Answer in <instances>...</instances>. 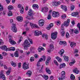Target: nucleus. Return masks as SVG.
Masks as SVG:
<instances>
[{
  "label": "nucleus",
  "instance_id": "nucleus-1",
  "mask_svg": "<svg viewBox=\"0 0 80 80\" xmlns=\"http://www.w3.org/2000/svg\"><path fill=\"white\" fill-rule=\"evenodd\" d=\"M26 18L28 20H34V17L33 16V12L32 9H30L28 12V14Z\"/></svg>",
  "mask_w": 80,
  "mask_h": 80
},
{
  "label": "nucleus",
  "instance_id": "nucleus-2",
  "mask_svg": "<svg viewBox=\"0 0 80 80\" xmlns=\"http://www.w3.org/2000/svg\"><path fill=\"white\" fill-rule=\"evenodd\" d=\"M22 45L23 47H24L25 50H27L28 47H29L30 46V44L28 43V41L27 39L24 41Z\"/></svg>",
  "mask_w": 80,
  "mask_h": 80
},
{
  "label": "nucleus",
  "instance_id": "nucleus-3",
  "mask_svg": "<svg viewBox=\"0 0 80 80\" xmlns=\"http://www.w3.org/2000/svg\"><path fill=\"white\" fill-rule=\"evenodd\" d=\"M65 78V72L64 71H62L60 77L58 78L59 80H64Z\"/></svg>",
  "mask_w": 80,
  "mask_h": 80
},
{
  "label": "nucleus",
  "instance_id": "nucleus-4",
  "mask_svg": "<svg viewBox=\"0 0 80 80\" xmlns=\"http://www.w3.org/2000/svg\"><path fill=\"white\" fill-rule=\"evenodd\" d=\"M58 34V32H52L51 33V38L53 40H55L57 37V34Z\"/></svg>",
  "mask_w": 80,
  "mask_h": 80
},
{
  "label": "nucleus",
  "instance_id": "nucleus-5",
  "mask_svg": "<svg viewBox=\"0 0 80 80\" xmlns=\"http://www.w3.org/2000/svg\"><path fill=\"white\" fill-rule=\"evenodd\" d=\"M12 31L14 33H16L17 32V26L16 24H12V28L11 29Z\"/></svg>",
  "mask_w": 80,
  "mask_h": 80
},
{
  "label": "nucleus",
  "instance_id": "nucleus-6",
  "mask_svg": "<svg viewBox=\"0 0 80 80\" xmlns=\"http://www.w3.org/2000/svg\"><path fill=\"white\" fill-rule=\"evenodd\" d=\"M42 35V31H38V30H35L34 32V35L35 36H36L37 37H38L39 35Z\"/></svg>",
  "mask_w": 80,
  "mask_h": 80
},
{
  "label": "nucleus",
  "instance_id": "nucleus-7",
  "mask_svg": "<svg viewBox=\"0 0 80 80\" xmlns=\"http://www.w3.org/2000/svg\"><path fill=\"white\" fill-rule=\"evenodd\" d=\"M52 16L53 17H58L60 16V14L58 12L53 11L52 13Z\"/></svg>",
  "mask_w": 80,
  "mask_h": 80
},
{
  "label": "nucleus",
  "instance_id": "nucleus-8",
  "mask_svg": "<svg viewBox=\"0 0 80 80\" xmlns=\"http://www.w3.org/2000/svg\"><path fill=\"white\" fill-rule=\"evenodd\" d=\"M22 68L24 70L28 69L29 68V65L28 63L26 64V62L24 63L23 64Z\"/></svg>",
  "mask_w": 80,
  "mask_h": 80
},
{
  "label": "nucleus",
  "instance_id": "nucleus-9",
  "mask_svg": "<svg viewBox=\"0 0 80 80\" xmlns=\"http://www.w3.org/2000/svg\"><path fill=\"white\" fill-rule=\"evenodd\" d=\"M44 23H45V21L43 19H41L39 21L38 24L41 27L43 26Z\"/></svg>",
  "mask_w": 80,
  "mask_h": 80
},
{
  "label": "nucleus",
  "instance_id": "nucleus-10",
  "mask_svg": "<svg viewBox=\"0 0 80 80\" xmlns=\"http://www.w3.org/2000/svg\"><path fill=\"white\" fill-rule=\"evenodd\" d=\"M53 50V44H51L49 46V49L48 50V52L50 53V52Z\"/></svg>",
  "mask_w": 80,
  "mask_h": 80
},
{
  "label": "nucleus",
  "instance_id": "nucleus-11",
  "mask_svg": "<svg viewBox=\"0 0 80 80\" xmlns=\"http://www.w3.org/2000/svg\"><path fill=\"white\" fill-rule=\"evenodd\" d=\"M70 19H68L67 20V21H65L64 22V26L65 27H68V25H69V24H70Z\"/></svg>",
  "mask_w": 80,
  "mask_h": 80
},
{
  "label": "nucleus",
  "instance_id": "nucleus-12",
  "mask_svg": "<svg viewBox=\"0 0 80 80\" xmlns=\"http://www.w3.org/2000/svg\"><path fill=\"white\" fill-rule=\"evenodd\" d=\"M71 15L73 17H79V12H73L72 13Z\"/></svg>",
  "mask_w": 80,
  "mask_h": 80
},
{
  "label": "nucleus",
  "instance_id": "nucleus-13",
  "mask_svg": "<svg viewBox=\"0 0 80 80\" xmlns=\"http://www.w3.org/2000/svg\"><path fill=\"white\" fill-rule=\"evenodd\" d=\"M1 49L2 50H4V51H8V48H7V46L5 45H3L0 47Z\"/></svg>",
  "mask_w": 80,
  "mask_h": 80
},
{
  "label": "nucleus",
  "instance_id": "nucleus-14",
  "mask_svg": "<svg viewBox=\"0 0 80 80\" xmlns=\"http://www.w3.org/2000/svg\"><path fill=\"white\" fill-rule=\"evenodd\" d=\"M30 25L31 27L32 28H38V26L37 25L34 24L32 23H30Z\"/></svg>",
  "mask_w": 80,
  "mask_h": 80
},
{
  "label": "nucleus",
  "instance_id": "nucleus-15",
  "mask_svg": "<svg viewBox=\"0 0 80 80\" xmlns=\"http://www.w3.org/2000/svg\"><path fill=\"white\" fill-rule=\"evenodd\" d=\"M61 8L63 10H64L65 12L67 11V8L66 6L62 5L61 6Z\"/></svg>",
  "mask_w": 80,
  "mask_h": 80
},
{
  "label": "nucleus",
  "instance_id": "nucleus-16",
  "mask_svg": "<svg viewBox=\"0 0 80 80\" xmlns=\"http://www.w3.org/2000/svg\"><path fill=\"white\" fill-rule=\"evenodd\" d=\"M0 78H2L3 80H6V78L4 74L2 73H1L0 74Z\"/></svg>",
  "mask_w": 80,
  "mask_h": 80
},
{
  "label": "nucleus",
  "instance_id": "nucleus-17",
  "mask_svg": "<svg viewBox=\"0 0 80 80\" xmlns=\"http://www.w3.org/2000/svg\"><path fill=\"white\" fill-rule=\"evenodd\" d=\"M53 27V23H51L48 26L47 28V30H50L51 28Z\"/></svg>",
  "mask_w": 80,
  "mask_h": 80
},
{
  "label": "nucleus",
  "instance_id": "nucleus-18",
  "mask_svg": "<svg viewBox=\"0 0 80 80\" xmlns=\"http://www.w3.org/2000/svg\"><path fill=\"white\" fill-rule=\"evenodd\" d=\"M66 66V64L65 63H63L62 64H60L59 65V68L60 69L62 68H65Z\"/></svg>",
  "mask_w": 80,
  "mask_h": 80
},
{
  "label": "nucleus",
  "instance_id": "nucleus-19",
  "mask_svg": "<svg viewBox=\"0 0 80 80\" xmlns=\"http://www.w3.org/2000/svg\"><path fill=\"white\" fill-rule=\"evenodd\" d=\"M46 73H48L49 75H50L52 73L51 72V70L49 69V68H46Z\"/></svg>",
  "mask_w": 80,
  "mask_h": 80
},
{
  "label": "nucleus",
  "instance_id": "nucleus-20",
  "mask_svg": "<svg viewBox=\"0 0 80 80\" xmlns=\"http://www.w3.org/2000/svg\"><path fill=\"white\" fill-rule=\"evenodd\" d=\"M17 20L19 22L23 21V18L22 17L19 16L17 18Z\"/></svg>",
  "mask_w": 80,
  "mask_h": 80
},
{
  "label": "nucleus",
  "instance_id": "nucleus-21",
  "mask_svg": "<svg viewBox=\"0 0 80 80\" xmlns=\"http://www.w3.org/2000/svg\"><path fill=\"white\" fill-rule=\"evenodd\" d=\"M64 52H65V51L64 50V49H62L58 53L62 57V55H63L62 54H63Z\"/></svg>",
  "mask_w": 80,
  "mask_h": 80
},
{
  "label": "nucleus",
  "instance_id": "nucleus-22",
  "mask_svg": "<svg viewBox=\"0 0 80 80\" xmlns=\"http://www.w3.org/2000/svg\"><path fill=\"white\" fill-rule=\"evenodd\" d=\"M8 51H15V47H11L8 48Z\"/></svg>",
  "mask_w": 80,
  "mask_h": 80
},
{
  "label": "nucleus",
  "instance_id": "nucleus-23",
  "mask_svg": "<svg viewBox=\"0 0 80 80\" xmlns=\"http://www.w3.org/2000/svg\"><path fill=\"white\" fill-rule=\"evenodd\" d=\"M32 7L33 9H38V5L37 4L33 5Z\"/></svg>",
  "mask_w": 80,
  "mask_h": 80
},
{
  "label": "nucleus",
  "instance_id": "nucleus-24",
  "mask_svg": "<svg viewBox=\"0 0 80 80\" xmlns=\"http://www.w3.org/2000/svg\"><path fill=\"white\" fill-rule=\"evenodd\" d=\"M64 28L60 30L61 34V36L62 37H63L65 35V31H64Z\"/></svg>",
  "mask_w": 80,
  "mask_h": 80
},
{
  "label": "nucleus",
  "instance_id": "nucleus-25",
  "mask_svg": "<svg viewBox=\"0 0 80 80\" xmlns=\"http://www.w3.org/2000/svg\"><path fill=\"white\" fill-rule=\"evenodd\" d=\"M70 46L71 47H75L76 46V43L75 42H71Z\"/></svg>",
  "mask_w": 80,
  "mask_h": 80
},
{
  "label": "nucleus",
  "instance_id": "nucleus-26",
  "mask_svg": "<svg viewBox=\"0 0 80 80\" xmlns=\"http://www.w3.org/2000/svg\"><path fill=\"white\" fill-rule=\"evenodd\" d=\"M14 56L15 57H19V55H18V51H16L14 53Z\"/></svg>",
  "mask_w": 80,
  "mask_h": 80
},
{
  "label": "nucleus",
  "instance_id": "nucleus-27",
  "mask_svg": "<svg viewBox=\"0 0 80 80\" xmlns=\"http://www.w3.org/2000/svg\"><path fill=\"white\" fill-rule=\"evenodd\" d=\"M70 78L71 80H75V76L72 74L71 75Z\"/></svg>",
  "mask_w": 80,
  "mask_h": 80
},
{
  "label": "nucleus",
  "instance_id": "nucleus-28",
  "mask_svg": "<svg viewBox=\"0 0 80 80\" xmlns=\"http://www.w3.org/2000/svg\"><path fill=\"white\" fill-rule=\"evenodd\" d=\"M9 42L12 45H15L16 44V42L13 39L10 41Z\"/></svg>",
  "mask_w": 80,
  "mask_h": 80
},
{
  "label": "nucleus",
  "instance_id": "nucleus-29",
  "mask_svg": "<svg viewBox=\"0 0 80 80\" xmlns=\"http://www.w3.org/2000/svg\"><path fill=\"white\" fill-rule=\"evenodd\" d=\"M43 62V58H41L39 59V61L38 62V63L37 64V66H39V64H40V62Z\"/></svg>",
  "mask_w": 80,
  "mask_h": 80
},
{
  "label": "nucleus",
  "instance_id": "nucleus-30",
  "mask_svg": "<svg viewBox=\"0 0 80 80\" xmlns=\"http://www.w3.org/2000/svg\"><path fill=\"white\" fill-rule=\"evenodd\" d=\"M55 58H56V59L58 60V62L60 63L62 62V58H60L59 57H56Z\"/></svg>",
  "mask_w": 80,
  "mask_h": 80
},
{
  "label": "nucleus",
  "instance_id": "nucleus-31",
  "mask_svg": "<svg viewBox=\"0 0 80 80\" xmlns=\"http://www.w3.org/2000/svg\"><path fill=\"white\" fill-rule=\"evenodd\" d=\"M63 57L64 58V60L66 61V62L68 61V57L64 56Z\"/></svg>",
  "mask_w": 80,
  "mask_h": 80
},
{
  "label": "nucleus",
  "instance_id": "nucleus-32",
  "mask_svg": "<svg viewBox=\"0 0 80 80\" xmlns=\"http://www.w3.org/2000/svg\"><path fill=\"white\" fill-rule=\"evenodd\" d=\"M8 9L10 11L11 10L13 9V7L12 5L9 6L8 7Z\"/></svg>",
  "mask_w": 80,
  "mask_h": 80
},
{
  "label": "nucleus",
  "instance_id": "nucleus-33",
  "mask_svg": "<svg viewBox=\"0 0 80 80\" xmlns=\"http://www.w3.org/2000/svg\"><path fill=\"white\" fill-rule=\"evenodd\" d=\"M42 36V37H43V38H44V37H45L46 40H47V39H48V35H47V34H43Z\"/></svg>",
  "mask_w": 80,
  "mask_h": 80
},
{
  "label": "nucleus",
  "instance_id": "nucleus-34",
  "mask_svg": "<svg viewBox=\"0 0 80 80\" xmlns=\"http://www.w3.org/2000/svg\"><path fill=\"white\" fill-rule=\"evenodd\" d=\"M38 50L39 52H40L42 50H44V48H42L41 47H39Z\"/></svg>",
  "mask_w": 80,
  "mask_h": 80
},
{
  "label": "nucleus",
  "instance_id": "nucleus-35",
  "mask_svg": "<svg viewBox=\"0 0 80 80\" xmlns=\"http://www.w3.org/2000/svg\"><path fill=\"white\" fill-rule=\"evenodd\" d=\"M32 72L31 71H29L26 72V75H28L29 77H30L32 75Z\"/></svg>",
  "mask_w": 80,
  "mask_h": 80
},
{
  "label": "nucleus",
  "instance_id": "nucleus-36",
  "mask_svg": "<svg viewBox=\"0 0 80 80\" xmlns=\"http://www.w3.org/2000/svg\"><path fill=\"white\" fill-rule=\"evenodd\" d=\"M11 63L12 66H13L14 67L17 66V64L16 63L14 62L13 61H12L11 62Z\"/></svg>",
  "mask_w": 80,
  "mask_h": 80
},
{
  "label": "nucleus",
  "instance_id": "nucleus-37",
  "mask_svg": "<svg viewBox=\"0 0 80 80\" xmlns=\"http://www.w3.org/2000/svg\"><path fill=\"white\" fill-rule=\"evenodd\" d=\"M8 15L9 17H10L11 16H12L13 15V14H12V12L11 11L9 10V12L8 13Z\"/></svg>",
  "mask_w": 80,
  "mask_h": 80
},
{
  "label": "nucleus",
  "instance_id": "nucleus-38",
  "mask_svg": "<svg viewBox=\"0 0 80 80\" xmlns=\"http://www.w3.org/2000/svg\"><path fill=\"white\" fill-rule=\"evenodd\" d=\"M74 73H75L76 74H78L79 73V71H77V68H76L75 69H74L73 71Z\"/></svg>",
  "mask_w": 80,
  "mask_h": 80
},
{
  "label": "nucleus",
  "instance_id": "nucleus-39",
  "mask_svg": "<svg viewBox=\"0 0 80 80\" xmlns=\"http://www.w3.org/2000/svg\"><path fill=\"white\" fill-rule=\"evenodd\" d=\"M3 10V5L0 4V11H2Z\"/></svg>",
  "mask_w": 80,
  "mask_h": 80
},
{
  "label": "nucleus",
  "instance_id": "nucleus-40",
  "mask_svg": "<svg viewBox=\"0 0 80 80\" xmlns=\"http://www.w3.org/2000/svg\"><path fill=\"white\" fill-rule=\"evenodd\" d=\"M8 39H9V41L13 40L12 39V38H13V37H12V36L11 35H9L8 36Z\"/></svg>",
  "mask_w": 80,
  "mask_h": 80
},
{
  "label": "nucleus",
  "instance_id": "nucleus-41",
  "mask_svg": "<svg viewBox=\"0 0 80 80\" xmlns=\"http://www.w3.org/2000/svg\"><path fill=\"white\" fill-rule=\"evenodd\" d=\"M61 17L63 19H65V18H67V16H66V14H64L62 15Z\"/></svg>",
  "mask_w": 80,
  "mask_h": 80
},
{
  "label": "nucleus",
  "instance_id": "nucleus-42",
  "mask_svg": "<svg viewBox=\"0 0 80 80\" xmlns=\"http://www.w3.org/2000/svg\"><path fill=\"white\" fill-rule=\"evenodd\" d=\"M74 32L75 34H77V33H78V29H77L74 30Z\"/></svg>",
  "mask_w": 80,
  "mask_h": 80
},
{
  "label": "nucleus",
  "instance_id": "nucleus-43",
  "mask_svg": "<svg viewBox=\"0 0 80 80\" xmlns=\"http://www.w3.org/2000/svg\"><path fill=\"white\" fill-rule=\"evenodd\" d=\"M66 37L67 38H69L70 37V35H69V33L68 32H67L66 35Z\"/></svg>",
  "mask_w": 80,
  "mask_h": 80
},
{
  "label": "nucleus",
  "instance_id": "nucleus-44",
  "mask_svg": "<svg viewBox=\"0 0 80 80\" xmlns=\"http://www.w3.org/2000/svg\"><path fill=\"white\" fill-rule=\"evenodd\" d=\"M74 31V30L73 29H70V30L69 31V32H70V33L71 34H72V33H73V32Z\"/></svg>",
  "mask_w": 80,
  "mask_h": 80
},
{
  "label": "nucleus",
  "instance_id": "nucleus-45",
  "mask_svg": "<svg viewBox=\"0 0 80 80\" xmlns=\"http://www.w3.org/2000/svg\"><path fill=\"white\" fill-rule=\"evenodd\" d=\"M23 12H24V9H23V8L22 7L21 10L20 11V12L21 13L23 14Z\"/></svg>",
  "mask_w": 80,
  "mask_h": 80
},
{
  "label": "nucleus",
  "instance_id": "nucleus-46",
  "mask_svg": "<svg viewBox=\"0 0 80 80\" xmlns=\"http://www.w3.org/2000/svg\"><path fill=\"white\" fill-rule=\"evenodd\" d=\"M42 77L45 78V80H47L48 78V76H42Z\"/></svg>",
  "mask_w": 80,
  "mask_h": 80
},
{
  "label": "nucleus",
  "instance_id": "nucleus-47",
  "mask_svg": "<svg viewBox=\"0 0 80 80\" xmlns=\"http://www.w3.org/2000/svg\"><path fill=\"white\" fill-rule=\"evenodd\" d=\"M75 63V61H74L73 62H70L69 63V65L70 66H72V65H73V64H74Z\"/></svg>",
  "mask_w": 80,
  "mask_h": 80
},
{
  "label": "nucleus",
  "instance_id": "nucleus-48",
  "mask_svg": "<svg viewBox=\"0 0 80 80\" xmlns=\"http://www.w3.org/2000/svg\"><path fill=\"white\" fill-rule=\"evenodd\" d=\"M10 70H8L6 72V74H7V75H10Z\"/></svg>",
  "mask_w": 80,
  "mask_h": 80
},
{
  "label": "nucleus",
  "instance_id": "nucleus-49",
  "mask_svg": "<svg viewBox=\"0 0 80 80\" xmlns=\"http://www.w3.org/2000/svg\"><path fill=\"white\" fill-rule=\"evenodd\" d=\"M54 63L57 66H58V63L57 61L54 60Z\"/></svg>",
  "mask_w": 80,
  "mask_h": 80
},
{
  "label": "nucleus",
  "instance_id": "nucleus-50",
  "mask_svg": "<svg viewBox=\"0 0 80 80\" xmlns=\"http://www.w3.org/2000/svg\"><path fill=\"white\" fill-rule=\"evenodd\" d=\"M30 61L31 62H33L34 61V58L33 57H31L30 59Z\"/></svg>",
  "mask_w": 80,
  "mask_h": 80
},
{
  "label": "nucleus",
  "instance_id": "nucleus-51",
  "mask_svg": "<svg viewBox=\"0 0 80 80\" xmlns=\"http://www.w3.org/2000/svg\"><path fill=\"white\" fill-rule=\"evenodd\" d=\"M28 40L29 41L31 44H33V41H32V39L28 38Z\"/></svg>",
  "mask_w": 80,
  "mask_h": 80
},
{
  "label": "nucleus",
  "instance_id": "nucleus-52",
  "mask_svg": "<svg viewBox=\"0 0 80 80\" xmlns=\"http://www.w3.org/2000/svg\"><path fill=\"white\" fill-rule=\"evenodd\" d=\"M44 10L46 12H47L48 11V7H44Z\"/></svg>",
  "mask_w": 80,
  "mask_h": 80
},
{
  "label": "nucleus",
  "instance_id": "nucleus-53",
  "mask_svg": "<svg viewBox=\"0 0 80 80\" xmlns=\"http://www.w3.org/2000/svg\"><path fill=\"white\" fill-rule=\"evenodd\" d=\"M77 27L79 28V31H80V23H79L78 24Z\"/></svg>",
  "mask_w": 80,
  "mask_h": 80
},
{
  "label": "nucleus",
  "instance_id": "nucleus-54",
  "mask_svg": "<svg viewBox=\"0 0 80 80\" xmlns=\"http://www.w3.org/2000/svg\"><path fill=\"white\" fill-rule=\"evenodd\" d=\"M51 14H49L47 18L48 20H50L51 19Z\"/></svg>",
  "mask_w": 80,
  "mask_h": 80
},
{
  "label": "nucleus",
  "instance_id": "nucleus-55",
  "mask_svg": "<svg viewBox=\"0 0 80 80\" xmlns=\"http://www.w3.org/2000/svg\"><path fill=\"white\" fill-rule=\"evenodd\" d=\"M74 8H75V6H74L72 5L71 7V9L72 11V10H74Z\"/></svg>",
  "mask_w": 80,
  "mask_h": 80
},
{
  "label": "nucleus",
  "instance_id": "nucleus-56",
  "mask_svg": "<svg viewBox=\"0 0 80 80\" xmlns=\"http://www.w3.org/2000/svg\"><path fill=\"white\" fill-rule=\"evenodd\" d=\"M21 38H22V37H21L20 39H19V41L18 42V44H19V43L22 42V39Z\"/></svg>",
  "mask_w": 80,
  "mask_h": 80
},
{
  "label": "nucleus",
  "instance_id": "nucleus-57",
  "mask_svg": "<svg viewBox=\"0 0 80 80\" xmlns=\"http://www.w3.org/2000/svg\"><path fill=\"white\" fill-rule=\"evenodd\" d=\"M18 8H22V4H18Z\"/></svg>",
  "mask_w": 80,
  "mask_h": 80
},
{
  "label": "nucleus",
  "instance_id": "nucleus-58",
  "mask_svg": "<svg viewBox=\"0 0 80 80\" xmlns=\"http://www.w3.org/2000/svg\"><path fill=\"white\" fill-rule=\"evenodd\" d=\"M62 45H63L64 46H66L67 45V42L65 41H63Z\"/></svg>",
  "mask_w": 80,
  "mask_h": 80
},
{
  "label": "nucleus",
  "instance_id": "nucleus-59",
  "mask_svg": "<svg viewBox=\"0 0 80 80\" xmlns=\"http://www.w3.org/2000/svg\"><path fill=\"white\" fill-rule=\"evenodd\" d=\"M43 66H42L41 69V70L39 71V72H40V73L42 72V70H43Z\"/></svg>",
  "mask_w": 80,
  "mask_h": 80
},
{
  "label": "nucleus",
  "instance_id": "nucleus-60",
  "mask_svg": "<svg viewBox=\"0 0 80 80\" xmlns=\"http://www.w3.org/2000/svg\"><path fill=\"white\" fill-rule=\"evenodd\" d=\"M54 4L56 7H57V6H58V4H57V2H54Z\"/></svg>",
  "mask_w": 80,
  "mask_h": 80
},
{
  "label": "nucleus",
  "instance_id": "nucleus-61",
  "mask_svg": "<svg viewBox=\"0 0 80 80\" xmlns=\"http://www.w3.org/2000/svg\"><path fill=\"white\" fill-rule=\"evenodd\" d=\"M6 1L8 3V4L9 3H10V1H11V0H6Z\"/></svg>",
  "mask_w": 80,
  "mask_h": 80
},
{
  "label": "nucleus",
  "instance_id": "nucleus-62",
  "mask_svg": "<svg viewBox=\"0 0 80 80\" xmlns=\"http://www.w3.org/2000/svg\"><path fill=\"white\" fill-rule=\"evenodd\" d=\"M34 57L35 58H38V55L37 54H34Z\"/></svg>",
  "mask_w": 80,
  "mask_h": 80
},
{
  "label": "nucleus",
  "instance_id": "nucleus-63",
  "mask_svg": "<svg viewBox=\"0 0 80 80\" xmlns=\"http://www.w3.org/2000/svg\"><path fill=\"white\" fill-rule=\"evenodd\" d=\"M60 23H61L60 21H57V25H60Z\"/></svg>",
  "mask_w": 80,
  "mask_h": 80
},
{
  "label": "nucleus",
  "instance_id": "nucleus-64",
  "mask_svg": "<svg viewBox=\"0 0 80 80\" xmlns=\"http://www.w3.org/2000/svg\"><path fill=\"white\" fill-rule=\"evenodd\" d=\"M49 62V61H48V60H46V65H48V62Z\"/></svg>",
  "mask_w": 80,
  "mask_h": 80
}]
</instances>
